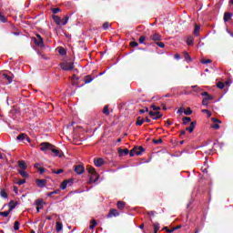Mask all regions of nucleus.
<instances>
[{
    "instance_id": "e2e57ef3",
    "label": "nucleus",
    "mask_w": 233,
    "mask_h": 233,
    "mask_svg": "<svg viewBox=\"0 0 233 233\" xmlns=\"http://www.w3.org/2000/svg\"><path fill=\"white\" fill-rule=\"evenodd\" d=\"M211 128H214V130H219V125L218 124H213L211 126Z\"/></svg>"
},
{
    "instance_id": "c756f323",
    "label": "nucleus",
    "mask_w": 233,
    "mask_h": 233,
    "mask_svg": "<svg viewBox=\"0 0 233 233\" xmlns=\"http://www.w3.org/2000/svg\"><path fill=\"white\" fill-rule=\"evenodd\" d=\"M187 45H188L189 46H192V45H194V37L193 36H188L187 37Z\"/></svg>"
},
{
    "instance_id": "864d4df0",
    "label": "nucleus",
    "mask_w": 233,
    "mask_h": 233,
    "mask_svg": "<svg viewBox=\"0 0 233 233\" xmlns=\"http://www.w3.org/2000/svg\"><path fill=\"white\" fill-rule=\"evenodd\" d=\"M110 26V23H108V22H105L104 24H103V28H104V30H108V27Z\"/></svg>"
},
{
    "instance_id": "6e6d98bb",
    "label": "nucleus",
    "mask_w": 233,
    "mask_h": 233,
    "mask_svg": "<svg viewBox=\"0 0 233 233\" xmlns=\"http://www.w3.org/2000/svg\"><path fill=\"white\" fill-rule=\"evenodd\" d=\"M202 65H208V63H212V60L210 59H204L201 60Z\"/></svg>"
},
{
    "instance_id": "4d7b16f0",
    "label": "nucleus",
    "mask_w": 233,
    "mask_h": 233,
    "mask_svg": "<svg viewBox=\"0 0 233 233\" xmlns=\"http://www.w3.org/2000/svg\"><path fill=\"white\" fill-rule=\"evenodd\" d=\"M202 112H203V114H207L208 117H210V116H212V113L210 111H208V109H203Z\"/></svg>"
},
{
    "instance_id": "8fccbe9b",
    "label": "nucleus",
    "mask_w": 233,
    "mask_h": 233,
    "mask_svg": "<svg viewBox=\"0 0 233 233\" xmlns=\"http://www.w3.org/2000/svg\"><path fill=\"white\" fill-rule=\"evenodd\" d=\"M58 192H60V190L56 189L55 191L47 193V196H48V198H52V196H54V194H57Z\"/></svg>"
},
{
    "instance_id": "f704fd0d",
    "label": "nucleus",
    "mask_w": 233,
    "mask_h": 233,
    "mask_svg": "<svg viewBox=\"0 0 233 233\" xmlns=\"http://www.w3.org/2000/svg\"><path fill=\"white\" fill-rule=\"evenodd\" d=\"M145 41H147V36L145 35H141L138 39V43H140V45H147Z\"/></svg>"
},
{
    "instance_id": "7c9ffc66",
    "label": "nucleus",
    "mask_w": 233,
    "mask_h": 233,
    "mask_svg": "<svg viewBox=\"0 0 233 233\" xmlns=\"http://www.w3.org/2000/svg\"><path fill=\"white\" fill-rule=\"evenodd\" d=\"M0 196H1V198H4V199H6L8 198V194L6 193V191L4 188L1 189Z\"/></svg>"
},
{
    "instance_id": "dca6fc26",
    "label": "nucleus",
    "mask_w": 233,
    "mask_h": 233,
    "mask_svg": "<svg viewBox=\"0 0 233 233\" xmlns=\"http://www.w3.org/2000/svg\"><path fill=\"white\" fill-rule=\"evenodd\" d=\"M135 148L137 149L135 151V154L137 156H141V154H143V152H145V148H143V147L139 146V147H135Z\"/></svg>"
},
{
    "instance_id": "423d86ee",
    "label": "nucleus",
    "mask_w": 233,
    "mask_h": 233,
    "mask_svg": "<svg viewBox=\"0 0 233 233\" xmlns=\"http://www.w3.org/2000/svg\"><path fill=\"white\" fill-rule=\"evenodd\" d=\"M35 183H36L37 187H39V188H45V187H46V179L37 178L35 180Z\"/></svg>"
},
{
    "instance_id": "13d9d810",
    "label": "nucleus",
    "mask_w": 233,
    "mask_h": 233,
    "mask_svg": "<svg viewBox=\"0 0 233 233\" xmlns=\"http://www.w3.org/2000/svg\"><path fill=\"white\" fill-rule=\"evenodd\" d=\"M130 46H132L133 48H135L136 46H139V44L136 41L130 42Z\"/></svg>"
},
{
    "instance_id": "c9c22d12",
    "label": "nucleus",
    "mask_w": 233,
    "mask_h": 233,
    "mask_svg": "<svg viewBox=\"0 0 233 233\" xmlns=\"http://www.w3.org/2000/svg\"><path fill=\"white\" fill-rule=\"evenodd\" d=\"M63 230V223L56 222V232H61Z\"/></svg>"
},
{
    "instance_id": "aec40b11",
    "label": "nucleus",
    "mask_w": 233,
    "mask_h": 233,
    "mask_svg": "<svg viewBox=\"0 0 233 233\" xmlns=\"http://www.w3.org/2000/svg\"><path fill=\"white\" fill-rule=\"evenodd\" d=\"M84 81L86 85H88V83H92L94 81V77H92L90 75H87L85 76Z\"/></svg>"
},
{
    "instance_id": "4468645a",
    "label": "nucleus",
    "mask_w": 233,
    "mask_h": 233,
    "mask_svg": "<svg viewBox=\"0 0 233 233\" xmlns=\"http://www.w3.org/2000/svg\"><path fill=\"white\" fill-rule=\"evenodd\" d=\"M18 167L22 170H26V168H28V166L26 165V162L25 160H19L18 161Z\"/></svg>"
},
{
    "instance_id": "338daca9",
    "label": "nucleus",
    "mask_w": 233,
    "mask_h": 233,
    "mask_svg": "<svg viewBox=\"0 0 233 233\" xmlns=\"http://www.w3.org/2000/svg\"><path fill=\"white\" fill-rule=\"evenodd\" d=\"M145 112H148V107H145V109L139 110V114H145Z\"/></svg>"
},
{
    "instance_id": "6e6552de",
    "label": "nucleus",
    "mask_w": 233,
    "mask_h": 233,
    "mask_svg": "<svg viewBox=\"0 0 233 233\" xmlns=\"http://www.w3.org/2000/svg\"><path fill=\"white\" fill-rule=\"evenodd\" d=\"M94 164L96 167H103L105 165V159H103L102 157L95 158Z\"/></svg>"
},
{
    "instance_id": "72a5a7b5",
    "label": "nucleus",
    "mask_w": 233,
    "mask_h": 233,
    "mask_svg": "<svg viewBox=\"0 0 233 233\" xmlns=\"http://www.w3.org/2000/svg\"><path fill=\"white\" fill-rule=\"evenodd\" d=\"M153 228H154V233H157V231L159 230V228H161V227L159 226V223H153Z\"/></svg>"
},
{
    "instance_id": "39448f33",
    "label": "nucleus",
    "mask_w": 233,
    "mask_h": 233,
    "mask_svg": "<svg viewBox=\"0 0 233 233\" xmlns=\"http://www.w3.org/2000/svg\"><path fill=\"white\" fill-rule=\"evenodd\" d=\"M119 216V211L116 208H112L109 210V213L107 214V218H117Z\"/></svg>"
},
{
    "instance_id": "6ab92c4d",
    "label": "nucleus",
    "mask_w": 233,
    "mask_h": 233,
    "mask_svg": "<svg viewBox=\"0 0 233 233\" xmlns=\"http://www.w3.org/2000/svg\"><path fill=\"white\" fill-rule=\"evenodd\" d=\"M116 207L118 210H123L125 208V207H127V203L123 202V201H118L116 203Z\"/></svg>"
},
{
    "instance_id": "79ce46f5",
    "label": "nucleus",
    "mask_w": 233,
    "mask_h": 233,
    "mask_svg": "<svg viewBox=\"0 0 233 233\" xmlns=\"http://www.w3.org/2000/svg\"><path fill=\"white\" fill-rule=\"evenodd\" d=\"M184 57L186 61H192V57H190V55L187 52H184Z\"/></svg>"
},
{
    "instance_id": "f8f14e48",
    "label": "nucleus",
    "mask_w": 233,
    "mask_h": 233,
    "mask_svg": "<svg viewBox=\"0 0 233 233\" xmlns=\"http://www.w3.org/2000/svg\"><path fill=\"white\" fill-rule=\"evenodd\" d=\"M201 96H203L206 101H212V99H214V96H212V95H209L208 92H202Z\"/></svg>"
},
{
    "instance_id": "49530a36",
    "label": "nucleus",
    "mask_w": 233,
    "mask_h": 233,
    "mask_svg": "<svg viewBox=\"0 0 233 233\" xmlns=\"http://www.w3.org/2000/svg\"><path fill=\"white\" fill-rule=\"evenodd\" d=\"M217 86H218V88H219L220 90H223V88H225V83H223V82H218V83L217 84Z\"/></svg>"
},
{
    "instance_id": "9b49d317",
    "label": "nucleus",
    "mask_w": 233,
    "mask_h": 233,
    "mask_svg": "<svg viewBox=\"0 0 233 233\" xmlns=\"http://www.w3.org/2000/svg\"><path fill=\"white\" fill-rule=\"evenodd\" d=\"M196 125H198V122L196 121L191 122L190 126L188 127H186V130L190 134H192V132H194V128H196Z\"/></svg>"
},
{
    "instance_id": "680f3d73",
    "label": "nucleus",
    "mask_w": 233,
    "mask_h": 233,
    "mask_svg": "<svg viewBox=\"0 0 233 233\" xmlns=\"http://www.w3.org/2000/svg\"><path fill=\"white\" fill-rule=\"evenodd\" d=\"M14 229L15 230H19V221L15 222Z\"/></svg>"
},
{
    "instance_id": "b1692460",
    "label": "nucleus",
    "mask_w": 233,
    "mask_h": 233,
    "mask_svg": "<svg viewBox=\"0 0 233 233\" xmlns=\"http://www.w3.org/2000/svg\"><path fill=\"white\" fill-rule=\"evenodd\" d=\"M68 19H70V16L68 15H66L64 18H62L60 26H65L68 23Z\"/></svg>"
},
{
    "instance_id": "473e14b6",
    "label": "nucleus",
    "mask_w": 233,
    "mask_h": 233,
    "mask_svg": "<svg viewBox=\"0 0 233 233\" xmlns=\"http://www.w3.org/2000/svg\"><path fill=\"white\" fill-rule=\"evenodd\" d=\"M199 30H201V27L198 25H195V29L193 31L194 35H199Z\"/></svg>"
},
{
    "instance_id": "20e7f679",
    "label": "nucleus",
    "mask_w": 233,
    "mask_h": 233,
    "mask_svg": "<svg viewBox=\"0 0 233 233\" xmlns=\"http://www.w3.org/2000/svg\"><path fill=\"white\" fill-rule=\"evenodd\" d=\"M74 171L78 176H81V174L85 173V166H83L81 164L76 165V166H74Z\"/></svg>"
},
{
    "instance_id": "5701e85b",
    "label": "nucleus",
    "mask_w": 233,
    "mask_h": 233,
    "mask_svg": "<svg viewBox=\"0 0 233 233\" xmlns=\"http://www.w3.org/2000/svg\"><path fill=\"white\" fill-rule=\"evenodd\" d=\"M143 123H145V118H143L141 116H137V122H136L137 127H141V125H143Z\"/></svg>"
},
{
    "instance_id": "4c0bfd02",
    "label": "nucleus",
    "mask_w": 233,
    "mask_h": 233,
    "mask_svg": "<svg viewBox=\"0 0 233 233\" xmlns=\"http://www.w3.org/2000/svg\"><path fill=\"white\" fill-rule=\"evenodd\" d=\"M163 117V114H161L159 111H158V115L157 116H154V117L152 118L153 121H157V119H161Z\"/></svg>"
},
{
    "instance_id": "4be33fe9",
    "label": "nucleus",
    "mask_w": 233,
    "mask_h": 233,
    "mask_svg": "<svg viewBox=\"0 0 233 233\" xmlns=\"http://www.w3.org/2000/svg\"><path fill=\"white\" fill-rule=\"evenodd\" d=\"M25 169H22V170H18V174H20V176H22V177H25V179L30 177V175H28V173H26V171H25Z\"/></svg>"
},
{
    "instance_id": "3c124183",
    "label": "nucleus",
    "mask_w": 233,
    "mask_h": 233,
    "mask_svg": "<svg viewBox=\"0 0 233 233\" xmlns=\"http://www.w3.org/2000/svg\"><path fill=\"white\" fill-rule=\"evenodd\" d=\"M136 150H137L136 148V147L129 152V156L130 157H134V156H136Z\"/></svg>"
},
{
    "instance_id": "37998d69",
    "label": "nucleus",
    "mask_w": 233,
    "mask_h": 233,
    "mask_svg": "<svg viewBox=\"0 0 233 233\" xmlns=\"http://www.w3.org/2000/svg\"><path fill=\"white\" fill-rule=\"evenodd\" d=\"M9 215H10V210L4 211V212L0 211V216H3V218H8Z\"/></svg>"
},
{
    "instance_id": "cd10ccee",
    "label": "nucleus",
    "mask_w": 233,
    "mask_h": 233,
    "mask_svg": "<svg viewBox=\"0 0 233 233\" xmlns=\"http://www.w3.org/2000/svg\"><path fill=\"white\" fill-rule=\"evenodd\" d=\"M86 170L88 172V174H96V168H94V167L91 166H86Z\"/></svg>"
},
{
    "instance_id": "774afa93",
    "label": "nucleus",
    "mask_w": 233,
    "mask_h": 233,
    "mask_svg": "<svg viewBox=\"0 0 233 233\" xmlns=\"http://www.w3.org/2000/svg\"><path fill=\"white\" fill-rule=\"evenodd\" d=\"M172 125V121H170V119H167V121H166V127H170Z\"/></svg>"
},
{
    "instance_id": "f3484780",
    "label": "nucleus",
    "mask_w": 233,
    "mask_h": 233,
    "mask_svg": "<svg viewBox=\"0 0 233 233\" xmlns=\"http://www.w3.org/2000/svg\"><path fill=\"white\" fill-rule=\"evenodd\" d=\"M53 20L58 26H61V17L59 15H53Z\"/></svg>"
},
{
    "instance_id": "2eb2a0df",
    "label": "nucleus",
    "mask_w": 233,
    "mask_h": 233,
    "mask_svg": "<svg viewBox=\"0 0 233 233\" xmlns=\"http://www.w3.org/2000/svg\"><path fill=\"white\" fill-rule=\"evenodd\" d=\"M150 39H152V41H161V35L155 33L150 35Z\"/></svg>"
},
{
    "instance_id": "c03bdc74",
    "label": "nucleus",
    "mask_w": 233,
    "mask_h": 233,
    "mask_svg": "<svg viewBox=\"0 0 233 233\" xmlns=\"http://www.w3.org/2000/svg\"><path fill=\"white\" fill-rule=\"evenodd\" d=\"M184 114H185V116H191L192 109L190 107H187V110L184 109Z\"/></svg>"
},
{
    "instance_id": "c85d7f7f",
    "label": "nucleus",
    "mask_w": 233,
    "mask_h": 233,
    "mask_svg": "<svg viewBox=\"0 0 233 233\" xmlns=\"http://www.w3.org/2000/svg\"><path fill=\"white\" fill-rule=\"evenodd\" d=\"M90 223H91V225L89 226L90 230L96 228V227L97 226V221H96V219H92Z\"/></svg>"
},
{
    "instance_id": "ea45409f",
    "label": "nucleus",
    "mask_w": 233,
    "mask_h": 233,
    "mask_svg": "<svg viewBox=\"0 0 233 233\" xmlns=\"http://www.w3.org/2000/svg\"><path fill=\"white\" fill-rule=\"evenodd\" d=\"M58 54H60V56H66V50H65L64 47H60L58 49Z\"/></svg>"
},
{
    "instance_id": "0eeeda50",
    "label": "nucleus",
    "mask_w": 233,
    "mask_h": 233,
    "mask_svg": "<svg viewBox=\"0 0 233 233\" xmlns=\"http://www.w3.org/2000/svg\"><path fill=\"white\" fill-rule=\"evenodd\" d=\"M4 81H5L6 85H10L12 81L14 80V76H8L7 74H3L2 76Z\"/></svg>"
},
{
    "instance_id": "5fc2aeb1",
    "label": "nucleus",
    "mask_w": 233,
    "mask_h": 233,
    "mask_svg": "<svg viewBox=\"0 0 233 233\" xmlns=\"http://www.w3.org/2000/svg\"><path fill=\"white\" fill-rule=\"evenodd\" d=\"M153 143H155V145H159V144L163 143V139H161V138L153 139Z\"/></svg>"
},
{
    "instance_id": "1a4fd4ad",
    "label": "nucleus",
    "mask_w": 233,
    "mask_h": 233,
    "mask_svg": "<svg viewBox=\"0 0 233 233\" xmlns=\"http://www.w3.org/2000/svg\"><path fill=\"white\" fill-rule=\"evenodd\" d=\"M51 152L55 154L56 157H61L62 156H64L61 150L56 149L55 146H53V147L51 148Z\"/></svg>"
},
{
    "instance_id": "a211bd4d",
    "label": "nucleus",
    "mask_w": 233,
    "mask_h": 233,
    "mask_svg": "<svg viewBox=\"0 0 233 233\" xmlns=\"http://www.w3.org/2000/svg\"><path fill=\"white\" fill-rule=\"evenodd\" d=\"M232 19V13L226 12L224 14V22L227 23Z\"/></svg>"
},
{
    "instance_id": "69168bd1",
    "label": "nucleus",
    "mask_w": 233,
    "mask_h": 233,
    "mask_svg": "<svg viewBox=\"0 0 233 233\" xmlns=\"http://www.w3.org/2000/svg\"><path fill=\"white\" fill-rule=\"evenodd\" d=\"M202 105L204 106H208V100H205L204 98L202 99Z\"/></svg>"
},
{
    "instance_id": "393cba45",
    "label": "nucleus",
    "mask_w": 233,
    "mask_h": 233,
    "mask_svg": "<svg viewBox=\"0 0 233 233\" xmlns=\"http://www.w3.org/2000/svg\"><path fill=\"white\" fill-rule=\"evenodd\" d=\"M35 205L36 207H43V205H45V200H43V198H38L35 201Z\"/></svg>"
},
{
    "instance_id": "0e129e2a",
    "label": "nucleus",
    "mask_w": 233,
    "mask_h": 233,
    "mask_svg": "<svg viewBox=\"0 0 233 233\" xmlns=\"http://www.w3.org/2000/svg\"><path fill=\"white\" fill-rule=\"evenodd\" d=\"M157 46H159V48H165V43L163 42H157Z\"/></svg>"
},
{
    "instance_id": "a18cd8bd",
    "label": "nucleus",
    "mask_w": 233,
    "mask_h": 233,
    "mask_svg": "<svg viewBox=\"0 0 233 233\" xmlns=\"http://www.w3.org/2000/svg\"><path fill=\"white\" fill-rule=\"evenodd\" d=\"M150 108H152V110H155V112H158V110H161V107L156 105H151Z\"/></svg>"
},
{
    "instance_id": "58836bf2",
    "label": "nucleus",
    "mask_w": 233,
    "mask_h": 233,
    "mask_svg": "<svg viewBox=\"0 0 233 233\" xmlns=\"http://www.w3.org/2000/svg\"><path fill=\"white\" fill-rule=\"evenodd\" d=\"M0 21L1 23H6L8 21V19L3 15V13H0Z\"/></svg>"
},
{
    "instance_id": "7ed1b4c3",
    "label": "nucleus",
    "mask_w": 233,
    "mask_h": 233,
    "mask_svg": "<svg viewBox=\"0 0 233 233\" xmlns=\"http://www.w3.org/2000/svg\"><path fill=\"white\" fill-rule=\"evenodd\" d=\"M40 150H42V152H48V150H52V147H54V145L48 143V142H44L40 144Z\"/></svg>"
},
{
    "instance_id": "09e8293b",
    "label": "nucleus",
    "mask_w": 233,
    "mask_h": 233,
    "mask_svg": "<svg viewBox=\"0 0 233 233\" xmlns=\"http://www.w3.org/2000/svg\"><path fill=\"white\" fill-rule=\"evenodd\" d=\"M64 172H65V170H63V169H57V170L52 169L53 174H63Z\"/></svg>"
},
{
    "instance_id": "bf43d9fd",
    "label": "nucleus",
    "mask_w": 233,
    "mask_h": 233,
    "mask_svg": "<svg viewBox=\"0 0 233 233\" xmlns=\"http://www.w3.org/2000/svg\"><path fill=\"white\" fill-rule=\"evenodd\" d=\"M163 230H166V232H167V233H172V232H174V228L169 229L168 227H164V228H163Z\"/></svg>"
},
{
    "instance_id": "f257e3e1",
    "label": "nucleus",
    "mask_w": 233,
    "mask_h": 233,
    "mask_svg": "<svg viewBox=\"0 0 233 233\" xmlns=\"http://www.w3.org/2000/svg\"><path fill=\"white\" fill-rule=\"evenodd\" d=\"M59 66L62 70H65V71L74 70V63H72V62L60 63Z\"/></svg>"
},
{
    "instance_id": "e433bc0d",
    "label": "nucleus",
    "mask_w": 233,
    "mask_h": 233,
    "mask_svg": "<svg viewBox=\"0 0 233 233\" xmlns=\"http://www.w3.org/2000/svg\"><path fill=\"white\" fill-rule=\"evenodd\" d=\"M103 114L105 116H110V110L108 109V106H105L103 109Z\"/></svg>"
},
{
    "instance_id": "2f4dec72",
    "label": "nucleus",
    "mask_w": 233,
    "mask_h": 233,
    "mask_svg": "<svg viewBox=\"0 0 233 233\" xmlns=\"http://www.w3.org/2000/svg\"><path fill=\"white\" fill-rule=\"evenodd\" d=\"M66 187H68V181H63L61 184H60V188L61 190H65L66 189Z\"/></svg>"
},
{
    "instance_id": "ddd939ff",
    "label": "nucleus",
    "mask_w": 233,
    "mask_h": 233,
    "mask_svg": "<svg viewBox=\"0 0 233 233\" xmlns=\"http://www.w3.org/2000/svg\"><path fill=\"white\" fill-rule=\"evenodd\" d=\"M129 152L130 151L128 150V148H125V149H123L121 147L118 148V154L120 157L128 156Z\"/></svg>"
},
{
    "instance_id": "052dcab7",
    "label": "nucleus",
    "mask_w": 233,
    "mask_h": 233,
    "mask_svg": "<svg viewBox=\"0 0 233 233\" xmlns=\"http://www.w3.org/2000/svg\"><path fill=\"white\" fill-rule=\"evenodd\" d=\"M16 183L17 185H25V183H26V179H18Z\"/></svg>"
},
{
    "instance_id": "f03ea898",
    "label": "nucleus",
    "mask_w": 233,
    "mask_h": 233,
    "mask_svg": "<svg viewBox=\"0 0 233 233\" xmlns=\"http://www.w3.org/2000/svg\"><path fill=\"white\" fill-rule=\"evenodd\" d=\"M34 43L36 46H39L40 48H43L45 46V41L43 40L41 35H36V38H34Z\"/></svg>"
},
{
    "instance_id": "412c9836",
    "label": "nucleus",
    "mask_w": 233,
    "mask_h": 233,
    "mask_svg": "<svg viewBox=\"0 0 233 233\" xmlns=\"http://www.w3.org/2000/svg\"><path fill=\"white\" fill-rule=\"evenodd\" d=\"M9 207V212H12L15 207H17V202L14 203V200H11L8 204Z\"/></svg>"
},
{
    "instance_id": "9d476101",
    "label": "nucleus",
    "mask_w": 233,
    "mask_h": 233,
    "mask_svg": "<svg viewBox=\"0 0 233 233\" xmlns=\"http://www.w3.org/2000/svg\"><path fill=\"white\" fill-rule=\"evenodd\" d=\"M99 179V175L96 173H93L90 176L89 183H96Z\"/></svg>"
},
{
    "instance_id": "603ef678",
    "label": "nucleus",
    "mask_w": 233,
    "mask_h": 233,
    "mask_svg": "<svg viewBox=\"0 0 233 233\" xmlns=\"http://www.w3.org/2000/svg\"><path fill=\"white\" fill-rule=\"evenodd\" d=\"M64 181H67L68 187H72V185H74V178H69Z\"/></svg>"
},
{
    "instance_id": "a878e982",
    "label": "nucleus",
    "mask_w": 233,
    "mask_h": 233,
    "mask_svg": "<svg viewBox=\"0 0 233 233\" xmlns=\"http://www.w3.org/2000/svg\"><path fill=\"white\" fill-rule=\"evenodd\" d=\"M190 121H192V118H190V116H184L182 118V125H188Z\"/></svg>"
},
{
    "instance_id": "a19ab883",
    "label": "nucleus",
    "mask_w": 233,
    "mask_h": 233,
    "mask_svg": "<svg viewBox=\"0 0 233 233\" xmlns=\"http://www.w3.org/2000/svg\"><path fill=\"white\" fill-rule=\"evenodd\" d=\"M51 12L54 14V15H56V14H59V12H61V8L59 7L52 8Z\"/></svg>"
},
{
    "instance_id": "bb28decb",
    "label": "nucleus",
    "mask_w": 233,
    "mask_h": 233,
    "mask_svg": "<svg viewBox=\"0 0 233 233\" xmlns=\"http://www.w3.org/2000/svg\"><path fill=\"white\" fill-rule=\"evenodd\" d=\"M25 137H26V134L22 133L16 137V141H25Z\"/></svg>"
},
{
    "instance_id": "de8ad7c7",
    "label": "nucleus",
    "mask_w": 233,
    "mask_h": 233,
    "mask_svg": "<svg viewBox=\"0 0 233 233\" xmlns=\"http://www.w3.org/2000/svg\"><path fill=\"white\" fill-rule=\"evenodd\" d=\"M159 114V111H149V113H148V115H149V116L150 117H154V116H157V115H158Z\"/></svg>"
}]
</instances>
